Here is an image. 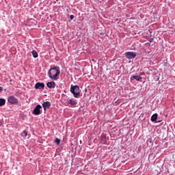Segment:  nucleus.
Instances as JSON below:
<instances>
[{
  "mask_svg": "<svg viewBox=\"0 0 175 175\" xmlns=\"http://www.w3.org/2000/svg\"><path fill=\"white\" fill-rule=\"evenodd\" d=\"M61 70L59 66H54L53 68H51L48 71V76L51 80H57L59 79V75Z\"/></svg>",
  "mask_w": 175,
  "mask_h": 175,
  "instance_id": "nucleus-1",
  "label": "nucleus"
},
{
  "mask_svg": "<svg viewBox=\"0 0 175 175\" xmlns=\"http://www.w3.org/2000/svg\"><path fill=\"white\" fill-rule=\"evenodd\" d=\"M70 91L71 94H72L74 98H80V92H81V90H80V87H79V85H71Z\"/></svg>",
  "mask_w": 175,
  "mask_h": 175,
  "instance_id": "nucleus-2",
  "label": "nucleus"
},
{
  "mask_svg": "<svg viewBox=\"0 0 175 175\" xmlns=\"http://www.w3.org/2000/svg\"><path fill=\"white\" fill-rule=\"evenodd\" d=\"M136 55H137L136 52H133V51L124 53V56L128 59H135V58H136Z\"/></svg>",
  "mask_w": 175,
  "mask_h": 175,
  "instance_id": "nucleus-3",
  "label": "nucleus"
},
{
  "mask_svg": "<svg viewBox=\"0 0 175 175\" xmlns=\"http://www.w3.org/2000/svg\"><path fill=\"white\" fill-rule=\"evenodd\" d=\"M8 103H10V105H18V99H17L14 96H8Z\"/></svg>",
  "mask_w": 175,
  "mask_h": 175,
  "instance_id": "nucleus-4",
  "label": "nucleus"
},
{
  "mask_svg": "<svg viewBox=\"0 0 175 175\" xmlns=\"http://www.w3.org/2000/svg\"><path fill=\"white\" fill-rule=\"evenodd\" d=\"M40 109H42V105H37L36 106V107L34 108V109L32 111V114H33L34 116H39L41 114V111H40Z\"/></svg>",
  "mask_w": 175,
  "mask_h": 175,
  "instance_id": "nucleus-5",
  "label": "nucleus"
},
{
  "mask_svg": "<svg viewBox=\"0 0 175 175\" xmlns=\"http://www.w3.org/2000/svg\"><path fill=\"white\" fill-rule=\"evenodd\" d=\"M42 107L44 109V111L46 112L47 109H50L51 107V103L49 101H45L42 103Z\"/></svg>",
  "mask_w": 175,
  "mask_h": 175,
  "instance_id": "nucleus-6",
  "label": "nucleus"
},
{
  "mask_svg": "<svg viewBox=\"0 0 175 175\" xmlns=\"http://www.w3.org/2000/svg\"><path fill=\"white\" fill-rule=\"evenodd\" d=\"M35 88L36 90H44V83L38 82L35 85Z\"/></svg>",
  "mask_w": 175,
  "mask_h": 175,
  "instance_id": "nucleus-7",
  "label": "nucleus"
},
{
  "mask_svg": "<svg viewBox=\"0 0 175 175\" xmlns=\"http://www.w3.org/2000/svg\"><path fill=\"white\" fill-rule=\"evenodd\" d=\"M67 104L71 106H76L77 105V100L75 98H70L67 100Z\"/></svg>",
  "mask_w": 175,
  "mask_h": 175,
  "instance_id": "nucleus-8",
  "label": "nucleus"
},
{
  "mask_svg": "<svg viewBox=\"0 0 175 175\" xmlns=\"http://www.w3.org/2000/svg\"><path fill=\"white\" fill-rule=\"evenodd\" d=\"M131 80L133 81V80H136V81H142V80H143V78L142 77H140V75H133V77H131Z\"/></svg>",
  "mask_w": 175,
  "mask_h": 175,
  "instance_id": "nucleus-9",
  "label": "nucleus"
},
{
  "mask_svg": "<svg viewBox=\"0 0 175 175\" xmlns=\"http://www.w3.org/2000/svg\"><path fill=\"white\" fill-rule=\"evenodd\" d=\"M46 87H48V88H55V82H54V81H51L50 82H48L46 83Z\"/></svg>",
  "mask_w": 175,
  "mask_h": 175,
  "instance_id": "nucleus-10",
  "label": "nucleus"
},
{
  "mask_svg": "<svg viewBox=\"0 0 175 175\" xmlns=\"http://www.w3.org/2000/svg\"><path fill=\"white\" fill-rule=\"evenodd\" d=\"M151 121L152 122H155L157 120H158V113H154L151 116Z\"/></svg>",
  "mask_w": 175,
  "mask_h": 175,
  "instance_id": "nucleus-11",
  "label": "nucleus"
},
{
  "mask_svg": "<svg viewBox=\"0 0 175 175\" xmlns=\"http://www.w3.org/2000/svg\"><path fill=\"white\" fill-rule=\"evenodd\" d=\"M6 103V100L5 98H0V107H2V106H5Z\"/></svg>",
  "mask_w": 175,
  "mask_h": 175,
  "instance_id": "nucleus-12",
  "label": "nucleus"
},
{
  "mask_svg": "<svg viewBox=\"0 0 175 175\" xmlns=\"http://www.w3.org/2000/svg\"><path fill=\"white\" fill-rule=\"evenodd\" d=\"M31 53H32V55H33V58H38V52L36 51L33 50L31 51Z\"/></svg>",
  "mask_w": 175,
  "mask_h": 175,
  "instance_id": "nucleus-13",
  "label": "nucleus"
},
{
  "mask_svg": "<svg viewBox=\"0 0 175 175\" xmlns=\"http://www.w3.org/2000/svg\"><path fill=\"white\" fill-rule=\"evenodd\" d=\"M54 142L57 144V146H59V144H61V139L56 137L54 140Z\"/></svg>",
  "mask_w": 175,
  "mask_h": 175,
  "instance_id": "nucleus-14",
  "label": "nucleus"
},
{
  "mask_svg": "<svg viewBox=\"0 0 175 175\" xmlns=\"http://www.w3.org/2000/svg\"><path fill=\"white\" fill-rule=\"evenodd\" d=\"M146 143H147L148 145V144H152H152H153L152 138H148L146 141Z\"/></svg>",
  "mask_w": 175,
  "mask_h": 175,
  "instance_id": "nucleus-15",
  "label": "nucleus"
},
{
  "mask_svg": "<svg viewBox=\"0 0 175 175\" xmlns=\"http://www.w3.org/2000/svg\"><path fill=\"white\" fill-rule=\"evenodd\" d=\"M27 135H28V133L27 132V131H23L22 132V136H23V137H27Z\"/></svg>",
  "mask_w": 175,
  "mask_h": 175,
  "instance_id": "nucleus-16",
  "label": "nucleus"
},
{
  "mask_svg": "<svg viewBox=\"0 0 175 175\" xmlns=\"http://www.w3.org/2000/svg\"><path fill=\"white\" fill-rule=\"evenodd\" d=\"M73 18H75V16H73V15H70V20H73Z\"/></svg>",
  "mask_w": 175,
  "mask_h": 175,
  "instance_id": "nucleus-17",
  "label": "nucleus"
},
{
  "mask_svg": "<svg viewBox=\"0 0 175 175\" xmlns=\"http://www.w3.org/2000/svg\"><path fill=\"white\" fill-rule=\"evenodd\" d=\"M156 81H159V76H156Z\"/></svg>",
  "mask_w": 175,
  "mask_h": 175,
  "instance_id": "nucleus-18",
  "label": "nucleus"
},
{
  "mask_svg": "<svg viewBox=\"0 0 175 175\" xmlns=\"http://www.w3.org/2000/svg\"><path fill=\"white\" fill-rule=\"evenodd\" d=\"M146 74L148 75L149 76H150V75H151V73L150 72V71H148V72H146Z\"/></svg>",
  "mask_w": 175,
  "mask_h": 175,
  "instance_id": "nucleus-19",
  "label": "nucleus"
},
{
  "mask_svg": "<svg viewBox=\"0 0 175 175\" xmlns=\"http://www.w3.org/2000/svg\"><path fill=\"white\" fill-rule=\"evenodd\" d=\"M3 90V88L0 87V91H2Z\"/></svg>",
  "mask_w": 175,
  "mask_h": 175,
  "instance_id": "nucleus-20",
  "label": "nucleus"
},
{
  "mask_svg": "<svg viewBox=\"0 0 175 175\" xmlns=\"http://www.w3.org/2000/svg\"><path fill=\"white\" fill-rule=\"evenodd\" d=\"M100 35H105V33H101Z\"/></svg>",
  "mask_w": 175,
  "mask_h": 175,
  "instance_id": "nucleus-21",
  "label": "nucleus"
},
{
  "mask_svg": "<svg viewBox=\"0 0 175 175\" xmlns=\"http://www.w3.org/2000/svg\"><path fill=\"white\" fill-rule=\"evenodd\" d=\"M151 40H152V41L154 40V38H151Z\"/></svg>",
  "mask_w": 175,
  "mask_h": 175,
  "instance_id": "nucleus-22",
  "label": "nucleus"
},
{
  "mask_svg": "<svg viewBox=\"0 0 175 175\" xmlns=\"http://www.w3.org/2000/svg\"><path fill=\"white\" fill-rule=\"evenodd\" d=\"M150 42H152V40H150Z\"/></svg>",
  "mask_w": 175,
  "mask_h": 175,
  "instance_id": "nucleus-23",
  "label": "nucleus"
},
{
  "mask_svg": "<svg viewBox=\"0 0 175 175\" xmlns=\"http://www.w3.org/2000/svg\"><path fill=\"white\" fill-rule=\"evenodd\" d=\"M10 81L12 82V79L10 80Z\"/></svg>",
  "mask_w": 175,
  "mask_h": 175,
  "instance_id": "nucleus-24",
  "label": "nucleus"
}]
</instances>
